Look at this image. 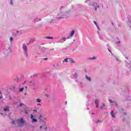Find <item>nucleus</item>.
I'll list each match as a JSON object with an SVG mask.
<instances>
[{
  "mask_svg": "<svg viewBox=\"0 0 131 131\" xmlns=\"http://www.w3.org/2000/svg\"><path fill=\"white\" fill-rule=\"evenodd\" d=\"M18 126H23L24 125V123H25L26 121L23 119V118H21L19 119L16 120Z\"/></svg>",
  "mask_w": 131,
  "mask_h": 131,
  "instance_id": "obj_1",
  "label": "nucleus"
},
{
  "mask_svg": "<svg viewBox=\"0 0 131 131\" xmlns=\"http://www.w3.org/2000/svg\"><path fill=\"white\" fill-rule=\"evenodd\" d=\"M23 49L25 53H26V55H27V47L26 46V45L24 44L23 45Z\"/></svg>",
  "mask_w": 131,
  "mask_h": 131,
  "instance_id": "obj_2",
  "label": "nucleus"
},
{
  "mask_svg": "<svg viewBox=\"0 0 131 131\" xmlns=\"http://www.w3.org/2000/svg\"><path fill=\"white\" fill-rule=\"evenodd\" d=\"M9 106H5V107H4V111L5 112H9V111H10V110L9 109Z\"/></svg>",
  "mask_w": 131,
  "mask_h": 131,
  "instance_id": "obj_3",
  "label": "nucleus"
},
{
  "mask_svg": "<svg viewBox=\"0 0 131 131\" xmlns=\"http://www.w3.org/2000/svg\"><path fill=\"white\" fill-rule=\"evenodd\" d=\"M33 117H34L33 115H31V119H32V122H37V120L33 118Z\"/></svg>",
  "mask_w": 131,
  "mask_h": 131,
  "instance_id": "obj_4",
  "label": "nucleus"
},
{
  "mask_svg": "<svg viewBox=\"0 0 131 131\" xmlns=\"http://www.w3.org/2000/svg\"><path fill=\"white\" fill-rule=\"evenodd\" d=\"M95 104L96 108H98L99 107V100L98 99L95 100Z\"/></svg>",
  "mask_w": 131,
  "mask_h": 131,
  "instance_id": "obj_5",
  "label": "nucleus"
},
{
  "mask_svg": "<svg viewBox=\"0 0 131 131\" xmlns=\"http://www.w3.org/2000/svg\"><path fill=\"white\" fill-rule=\"evenodd\" d=\"M36 102L37 103H40V102H41V99H40V98H37L36 100Z\"/></svg>",
  "mask_w": 131,
  "mask_h": 131,
  "instance_id": "obj_6",
  "label": "nucleus"
},
{
  "mask_svg": "<svg viewBox=\"0 0 131 131\" xmlns=\"http://www.w3.org/2000/svg\"><path fill=\"white\" fill-rule=\"evenodd\" d=\"M111 115H112V117H113L114 118H115V115H114V111H112Z\"/></svg>",
  "mask_w": 131,
  "mask_h": 131,
  "instance_id": "obj_7",
  "label": "nucleus"
},
{
  "mask_svg": "<svg viewBox=\"0 0 131 131\" xmlns=\"http://www.w3.org/2000/svg\"><path fill=\"white\" fill-rule=\"evenodd\" d=\"M74 30H72L70 34V36H73L74 35Z\"/></svg>",
  "mask_w": 131,
  "mask_h": 131,
  "instance_id": "obj_8",
  "label": "nucleus"
},
{
  "mask_svg": "<svg viewBox=\"0 0 131 131\" xmlns=\"http://www.w3.org/2000/svg\"><path fill=\"white\" fill-rule=\"evenodd\" d=\"M69 60L70 63H75V61H74V60H73V59H72L71 58H69Z\"/></svg>",
  "mask_w": 131,
  "mask_h": 131,
  "instance_id": "obj_9",
  "label": "nucleus"
},
{
  "mask_svg": "<svg viewBox=\"0 0 131 131\" xmlns=\"http://www.w3.org/2000/svg\"><path fill=\"white\" fill-rule=\"evenodd\" d=\"M105 106H106V105L105 104H103L102 105H101L100 106V109L102 110L103 109H104V107H105Z\"/></svg>",
  "mask_w": 131,
  "mask_h": 131,
  "instance_id": "obj_10",
  "label": "nucleus"
},
{
  "mask_svg": "<svg viewBox=\"0 0 131 131\" xmlns=\"http://www.w3.org/2000/svg\"><path fill=\"white\" fill-rule=\"evenodd\" d=\"M86 79H88V80H89V81H91V80H92L91 77H88V76H86Z\"/></svg>",
  "mask_w": 131,
  "mask_h": 131,
  "instance_id": "obj_11",
  "label": "nucleus"
},
{
  "mask_svg": "<svg viewBox=\"0 0 131 131\" xmlns=\"http://www.w3.org/2000/svg\"><path fill=\"white\" fill-rule=\"evenodd\" d=\"M46 38H47V39H53V37L47 36Z\"/></svg>",
  "mask_w": 131,
  "mask_h": 131,
  "instance_id": "obj_12",
  "label": "nucleus"
},
{
  "mask_svg": "<svg viewBox=\"0 0 131 131\" xmlns=\"http://www.w3.org/2000/svg\"><path fill=\"white\" fill-rule=\"evenodd\" d=\"M24 90V88L19 89V92H23Z\"/></svg>",
  "mask_w": 131,
  "mask_h": 131,
  "instance_id": "obj_13",
  "label": "nucleus"
},
{
  "mask_svg": "<svg viewBox=\"0 0 131 131\" xmlns=\"http://www.w3.org/2000/svg\"><path fill=\"white\" fill-rule=\"evenodd\" d=\"M29 112H30V111L29 110H27V111H25V113H26V114H28V113H29Z\"/></svg>",
  "mask_w": 131,
  "mask_h": 131,
  "instance_id": "obj_14",
  "label": "nucleus"
},
{
  "mask_svg": "<svg viewBox=\"0 0 131 131\" xmlns=\"http://www.w3.org/2000/svg\"><path fill=\"white\" fill-rule=\"evenodd\" d=\"M64 62H68V58H66L64 59Z\"/></svg>",
  "mask_w": 131,
  "mask_h": 131,
  "instance_id": "obj_15",
  "label": "nucleus"
},
{
  "mask_svg": "<svg viewBox=\"0 0 131 131\" xmlns=\"http://www.w3.org/2000/svg\"><path fill=\"white\" fill-rule=\"evenodd\" d=\"M13 39L12 37H11V38H10V40L11 42H12V41H13Z\"/></svg>",
  "mask_w": 131,
  "mask_h": 131,
  "instance_id": "obj_16",
  "label": "nucleus"
},
{
  "mask_svg": "<svg viewBox=\"0 0 131 131\" xmlns=\"http://www.w3.org/2000/svg\"><path fill=\"white\" fill-rule=\"evenodd\" d=\"M12 124H15V121L11 122Z\"/></svg>",
  "mask_w": 131,
  "mask_h": 131,
  "instance_id": "obj_17",
  "label": "nucleus"
},
{
  "mask_svg": "<svg viewBox=\"0 0 131 131\" xmlns=\"http://www.w3.org/2000/svg\"><path fill=\"white\" fill-rule=\"evenodd\" d=\"M96 27L97 28V29H100V28H99V26H98V25H96Z\"/></svg>",
  "mask_w": 131,
  "mask_h": 131,
  "instance_id": "obj_18",
  "label": "nucleus"
},
{
  "mask_svg": "<svg viewBox=\"0 0 131 131\" xmlns=\"http://www.w3.org/2000/svg\"><path fill=\"white\" fill-rule=\"evenodd\" d=\"M96 123H98V122H101V121H100V120H98V121H96Z\"/></svg>",
  "mask_w": 131,
  "mask_h": 131,
  "instance_id": "obj_19",
  "label": "nucleus"
},
{
  "mask_svg": "<svg viewBox=\"0 0 131 131\" xmlns=\"http://www.w3.org/2000/svg\"><path fill=\"white\" fill-rule=\"evenodd\" d=\"M43 60H45V61H47V60H48V58H45L43 59Z\"/></svg>",
  "mask_w": 131,
  "mask_h": 131,
  "instance_id": "obj_20",
  "label": "nucleus"
},
{
  "mask_svg": "<svg viewBox=\"0 0 131 131\" xmlns=\"http://www.w3.org/2000/svg\"><path fill=\"white\" fill-rule=\"evenodd\" d=\"M109 101H110V103H112V102H113L112 100H111V99H110Z\"/></svg>",
  "mask_w": 131,
  "mask_h": 131,
  "instance_id": "obj_21",
  "label": "nucleus"
},
{
  "mask_svg": "<svg viewBox=\"0 0 131 131\" xmlns=\"http://www.w3.org/2000/svg\"><path fill=\"white\" fill-rule=\"evenodd\" d=\"M94 23L95 24V25L97 26V23L96 21H94Z\"/></svg>",
  "mask_w": 131,
  "mask_h": 131,
  "instance_id": "obj_22",
  "label": "nucleus"
},
{
  "mask_svg": "<svg viewBox=\"0 0 131 131\" xmlns=\"http://www.w3.org/2000/svg\"><path fill=\"white\" fill-rule=\"evenodd\" d=\"M23 103H20V104H19V106H23Z\"/></svg>",
  "mask_w": 131,
  "mask_h": 131,
  "instance_id": "obj_23",
  "label": "nucleus"
},
{
  "mask_svg": "<svg viewBox=\"0 0 131 131\" xmlns=\"http://www.w3.org/2000/svg\"><path fill=\"white\" fill-rule=\"evenodd\" d=\"M39 106H41V104H40V103H38V104H37V106H39Z\"/></svg>",
  "mask_w": 131,
  "mask_h": 131,
  "instance_id": "obj_24",
  "label": "nucleus"
},
{
  "mask_svg": "<svg viewBox=\"0 0 131 131\" xmlns=\"http://www.w3.org/2000/svg\"><path fill=\"white\" fill-rule=\"evenodd\" d=\"M42 118V116L41 115H40V118Z\"/></svg>",
  "mask_w": 131,
  "mask_h": 131,
  "instance_id": "obj_25",
  "label": "nucleus"
},
{
  "mask_svg": "<svg viewBox=\"0 0 131 131\" xmlns=\"http://www.w3.org/2000/svg\"><path fill=\"white\" fill-rule=\"evenodd\" d=\"M63 40H64V41L66 40V38H63Z\"/></svg>",
  "mask_w": 131,
  "mask_h": 131,
  "instance_id": "obj_26",
  "label": "nucleus"
},
{
  "mask_svg": "<svg viewBox=\"0 0 131 131\" xmlns=\"http://www.w3.org/2000/svg\"><path fill=\"white\" fill-rule=\"evenodd\" d=\"M40 129H41V128H42V126H40Z\"/></svg>",
  "mask_w": 131,
  "mask_h": 131,
  "instance_id": "obj_27",
  "label": "nucleus"
},
{
  "mask_svg": "<svg viewBox=\"0 0 131 131\" xmlns=\"http://www.w3.org/2000/svg\"><path fill=\"white\" fill-rule=\"evenodd\" d=\"M36 111H37L36 110H34L33 111L34 112H36Z\"/></svg>",
  "mask_w": 131,
  "mask_h": 131,
  "instance_id": "obj_28",
  "label": "nucleus"
},
{
  "mask_svg": "<svg viewBox=\"0 0 131 131\" xmlns=\"http://www.w3.org/2000/svg\"><path fill=\"white\" fill-rule=\"evenodd\" d=\"M65 104L66 105H67V101H66Z\"/></svg>",
  "mask_w": 131,
  "mask_h": 131,
  "instance_id": "obj_29",
  "label": "nucleus"
},
{
  "mask_svg": "<svg viewBox=\"0 0 131 131\" xmlns=\"http://www.w3.org/2000/svg\"><path fill=\"white\" fill-rule=\"evenodd\" d=\"M90 59H92V60H93V59H96V58H90Z\"/></svg>",
  "mask_w": 131,
  "mask_h": 131,
  "instance_id": "obj_30",
  "label": "nucleus"
},
{
  "mask_svg": "<svg viewBox=\"0 0 131 131\" xmlns=\"http://www.w3.org/2000/svg\"><path fill=\"white\" fill-rule=\"evenodd\" d=\"M0 99H3V96L0 97Z\"/></svg>",
  "mask_w": 131,
  "mask_h": 131,
  "instance_id": "obj_31",
  "label": "nucleus"
},
{
  "mask_svg": "<svg viewBox=\"0 0 131 131\" xmlns=\"http://www.w3.org/2000/svg\"><path fill=\"white\" fill-rule=\"evenodd\" d=\"M68 39H69V38H70V37H68Z\"/></svg>",
  "mask_w": 131,
  "mask_h": 131,
  "instance_id": "obj_32",
  "label": "nucleus"
},
{
  "mask_svg": "<svg viewBox=\"0 0 131 131\" xmlns=\"http://www.w3.org/2000/svg\"><path fill=\"white\" fill-rule=\"evenodd\" d=\"M24 83H26V81H24Z\"/></svg>",
  "mask_w": 131,
  "mask_h": 131,
  "instance_id": "obj_33",
  "label": "nucleus"
},
{
  "mask_svg": "<svg viewBox=\"0 0 131 131\" xmlns=\"http://www.w3.org/2000/svg\"><path fill=\"white\" fill-rule=\"evenodd\" d=\"M95 10H96V11L97 10V8L95 7Z\"/></svg>",
  "mask_w": 131,
  "mask_h": 131,
  "instance_id": "obj_34",
  "label": "nucleus"
},
{
  "mask_svg": "<svg viewBox=\"0 0 131 131\" xmlns=\"http://www.w3.org/2000/svg\"><path fill=\"white\" fill-rule=\"evenodd\" d=\"M0 94H2V92L0 91Z\"/></svg>",
  "mask_w": 131,
  "mask_h": 131,
  "instance_id": "obj_35",
  "label": "nucleus"
},
{
  "mask_svg": "<svg viewBox=\"0 0 131 131\" xmlns=\"http://www.w3.org/2000/svg\"><path fill=\"white\" fill-rule=\"evenodd\" d=\"M109 52H111L110 50H108Z\"/></svg>",
  "mask_w": 131,
  "mask_h": 131,
  "instance_id": "obj_36",
  "label": "nucleus"
},
{
  "mask_svg": "<svg viewBox=\"0 0 131 131\" xmlns=\"http://www.w3.org/2000/svg\"><path fill=\"white\" fill-rule=\"evenodd\" d=\"M25 95H26V93H25Z\"/></svg>",
  "mask_w": 131,
  "mask_h": 131,
  "instance_id": "obj_37",
  "label": "nucleus"
},
{
  "mask_svg": "<svg viewBox=\"0 0 131 131\" xmlns=\"http://www.w3.org/2000/svg\"><path fill=\"white\" fill-rule=\"evenodd\" d=\"M92 114H94V113H92Z\"/></svg>",
  "mask_w": 131,
  "mask_h": 131,
  "instance_id": "obj_38",
  "label": "nucleus"
}]
</instances>
